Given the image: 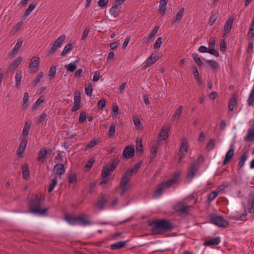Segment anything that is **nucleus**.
I'll use <instances>...</instances> for the list:
<instances>
[{
    "instance_id": "72a5a7b5",
    "label": "nucleus",
    "mask_w": 254,
    "mask_h": 254,
    "mask_svg": "<svg viewBox=\"0 0 254 254\" xmlns=\"http://www.w3.org/2000/svg\"><path fill=\"white\" fill-rule=\"evenodd\" d=\"M120 187L121 188V190L120 192V195L121 196H123L128 190L129 189V186L127 185V183L124 184L123 182L121 181L120 184Z\"/></svg>"
},
{
    "instance_id": "b1692460",
    "label": "nucleus",
    "mask_w": 254,
    "mask_h": 254,
    "mask_svg": "<svg viewBox=\"0 0 254 254\" xmlns=\"http://www.w3.org/2000/svg\"><path fill=\"white\" fill-rule=\"evenodd\" d=\"M159 58L158 56L152 57V55L150 56L147 60L145 61L144 68H146L153 64H154L158 60Z\"/></svg>"
},
{
    "instance_id": "09e8293b",
    "label": "nucleus",
    "mask_w": 254,
    "mask_h": 254,
    "mask_svg": "<svg viewBox=\"0 0 254 254\" xmlns=\"http://www.w3.org/2000/svg\"><path fill=\"white\" fill-rule=\"evenodd\" d=\"M56 67L55 66L52 65L50 68V70L48 72L49 76L51 78H53L55 77L56 74Z\"/></svg>"
},
{
    "instance_id": "ddd939ff",
    "label": "nucleus",
    "mask_w": 254,
    "mask_h": 254,
    "mask_svg": "<svg viewBox=\"0 0 254 254\" xmlns=\"http://www.w3.org/2000/svg\"><path fill=\"white\" fill-rule=\"evenodd\" d=\"M134 154V148L133 146H128L126 147L123 152V156L127 159L132 157Z\"/></svg>"
},
{
    "instance_id": "4468645a",
    "label": "nucleus",
    "mask_w": 254,
    "mask_h": 254,
    "mask_svg": "<svg viewBox=\"0 0 254 254\" xmlns=\"http://www.w3.org/2000/svg\"><path fill=\"white\" fill-rule=\"evenodd\" d=\"M233 20L234 18L232 16H229L226 20L224 27V34H227L230 33L232 28Z\"/></svg>"
},
{
    "instance_id": "0eeeda50",
    "label": "nucleus",
    "mask_w": 254,
    "mask_h": 254,
    "mask_svg": "<svg viewBox=\"0 0 254 254\" xmlns=\"http://www.w3.org/2000/svg\"><path fill=\"white\" fill-rule=\"evenodd\" d=\"M28 138L21 137L20 145L17 149L18 155L21 158L23 157V154L25 149L28 144Z\"/></svg>"
},
{
    "instance_id": "49530a36",
    "label": "nucleus",
    "mask_w": 254,
    "mask_h": 254,
    "mask_svg": "<svg viewBox=\"0 0 254 254\" xmlns=\"http://www.w3.org/2000/svg\"><path fill=\"white\" fill-rule=\"evenodd\" d=\"M183 107L182 105H180L179 107L175 111L174 114L173 115V119H176L179 118L182 114Z\"/></svg>"
},
{
    "instance_id": "cd10ccee",
    "label": "nucleus",
    "mask_w": 254,
    "mask_h": 254,
    "mask_svg": "<svg viewBox=\"0 0 254 254\" xmlns=\"http://www.w3.org/2000/svg\"><path fill=\"white\" fill-rule=\"evenodd\" d=\"M168 3V0H161L159 4V12L161 14H164L166 12V6Z\"/></svg>"
},
{
    "instance_id": "69168bd1",
    "label": "nucleus",
    "mask_w": 254,
    "mask_h": 254,
    "mask_svg": "<svg viewBox=\"0 0 254 254\" xmlns=\"http://www.w3.org/2000/svg\"><path fill=\"white\" fill-rule=\"evenodd\" d=\"M85 90L87 95L88 96H91L92 95L93 88L91 84L89 85L88 87H86Z\"/></svg>"
},
{
    "instance_id": "473e14b6",
    "label": "nucleus",
    "mask_w": 254,
    "mask_h": 254,
    "mask_svg": "<svg viewBox=\"0 0 254 254\" xmlns=\"http://www.w3.org/2000/svg\"><path fill=\"white\" fill-rule=\"evenodd\" d=\"M136 153H138L140 155H142L143 153V147L142 142V140L141 139H140L139 141L138 140V139L136 141Z\"/></svg>"
},
{
    "instance_id": "412c9836",
    "label": "nucleus",
    "mask_w": 254,
    "mask_h": 254,
    "mask_svg": "<svg viewBox=\"0 0 254 254\" xmlns=\"http://www.w3.org/2000/svg\"><path fill=\"white\" fill-rule=\"evenodd\" d=\"M234 155V149H230L226 153L222 165L225 166L228 163Z\"/></svg>"
},
{
    "instance_id": "680f3d73",
    "label": "nucleus",
    "mask_w": 254,
    "mask_h": 254,
    "mask_svg": "<svg viewBox=\"0 0 254 254\" xmlns=\"http://www.w3.org/2000/svg\"><path fill=\"white\" fill-rule=\"evenodd\" d=\"M80 101H81V97H80V93L79 92H75L74 93V103L80 104Z\"/></svg>"
},
{
    "instance_id": "f3484780",
    "label": "nucleus",
    "mask_w": 254,
    "mask_h": 254,
    "mask_svg": "<svg viewBox=\"0 0 254 254\" xmlns=\"http://www.w3.org/2000/svg\"><path fill=\"white\" fill-rule=\"evenodd\" d=\"M23 58L22 57H18L8 67L7 72H11L14 70L20 64Z\"/></svg>"
},
{
    "instance_id": "4be33fe9",
    "label": "nucleus",
    "mask_w": 254,
    "mask_h": 254,
    "mask_svg": "<svg viewBox=\"0 0 254 254\" xmlns=\"http://www.w3.org/2000/svg\"><path fill=\"white\" fill-rule=\"evenodd\" d=\"M244 140L247 142L253 141L254 140V128L248 129L247 133L244 137Z\"/></svg>"
},
{
    "instance_id": "8fccbe9b",
    "label": "nucleus",
    "mask_w": 254,
    "mask_h": 254,
    "mask_svg": "<svg viewBox=\"0 0 254 254\" xmlns=\"http://www.w3.org/2000/svg\"><path fill=\"white\" fill-rule=\"evenodd\" d=\"M110 172H111L110 170V168L108 166H104L103 168V170L101 173V176L102 178H105L108 177V175L110 173Z\"/></svg>"
},
{
    "instance_id": "79ce46f5",
    "label": "nucleus",
    "mask_w": 254,
    "mask_h": 254,
    "mask_svg": "<svg viewBox=\"0 0 254 254\" xmlns=\"http://www.w3.org/2000/svg\"><path fill=\"white\" fill-rule=\"evenodd\" d=\"M206 63L208 64L213 69H216L218 68V63L213 60H207L206 61Z\"/></svg>"
},
{
    "instance_id": "052dcab7",
    "label": "nucleus",
    "mask_w": 254,
    "mask_h": 254,
    "mask_svg": "<svg viewBox=\"0 0 254 254\" xmlns=\"http://www.w3.org/2000/svg\"><path fill=\"white\" fill-rule=\"evenodd\" d=\"M218 194V191H213L211 192H210L208 195V200L209 201H211L213 200H214L216 197L217 196Z\"/></svg>"
},
{
    "instance_id": "c9c22d12",
    "label": "nucleus",
    "mask_w": 254,
    "mask_h": 254,
    "mask_svg": "<svg viewBox=\"0 0 254 254\" xmlns=\"http://www.w3.org/2000/svg\"><path fill=\"white\" fill-rule=\"evenodd\" d=\"M247 152H245L242 154V155L240 156V158L239 159L238 166L240 167V168H242L244 166L245 161L247 160Z\"/></svg>"
},
{
    "instance_id": "a19ab883",
    "label": "nucleus",
    "mask_w": 254,
    "mask_h": 254,
    "mask_svg": "<svg viewBox=\"0 0 254 254\" xmlns=\"http://www.w3.org/2000/svg\"><path fill=\"white\" fill-rule=\"evenodd\" d=\"M72 48V44L68 43L64 48L63 51L61 53V56L64 57L70 52Z\"/></svg>"
},
{
    "instance_id": "f03ea898",
    "label": "nucleus",
    "mask_w": 254,
    "mask_h": 254,
    "mask_svg": "<svg viewBox=\"0 0 254 254\" xmlns=\"http://www.w3.org/2000/svg\"><path fill=\"white\" fill-rule=\"evenodd\" d=\"M43 200L42 196H39L38 194L35 195L29 202L30 211L35 214L44 215L48 211V208L41 207V203Z\"/></svg>"
},
{
    "instance_id": "aec40b11",
    "label": "nucleus",
    "mask_w": 254,
    "mask_h": 254,
    "mask_svg": "<svg viewBox=\"0 0 254 254\" xmlns=\"http://www.w3.org/2000/svg\"><path fill=\"white\" fill-rule=\"evenodd\" d=\"M158 30V27L157 26L155 27L150 32L147 37L144 38L145 42L149 43L154 40L155 36L157 34Z\"/></svg>"
},
{
    "instance_id": "338daca9",
    "label": "nucleus",
    "mask_w": 254,
    "mask_h": 254,
    "mask_svg": "<svg viewBox=\"0 0 254 254\" xmlns=\"http://www.w3.org/2000/svg\"><path fill=\"white\" fill-rule=\"evenodd\" d=\"M97 144L96 139H93L90 141L86 146V149L91 148L94 147Z\"/></svg>"
},
{
    "instance_id": "f8f14e48",
    "label": "nucleus",
    "mask_w": 254,
    "mask_h": 254,
    "mask_svg": "<svg viewBox=\"0 0 254 254\" xmlns=\"http://www.w3.org/2000/svg\"><path fill=\"white\" fill-rule=\"evenodd\" d=\"M197 163L195 161L193 162L188 170L187 178L191 180L194 177V175L197 170Z\"/></svg>"
},
{
    "instance_id": "e2e57ef3",
    "label": "nucleus",
    "mask_w": 254,
    "mask_h": 254,
    "mask_svg": "<svg viewBox=\"0 0 254 254\" xmlns=\"http://www.w3.org/2000/svg\"><path fill=\"white\" fill-rule=\"evenodd\" d=\"M86 119V113L84 111H82L80 113L79 118V122L80 123H83Z\"/></svg>"
},
{
    "instance_id": "3c124183",
    "label": "nucleus",
    "mask_w": 254,
    "mask_h": 254,
    "mask_svg": "<svg viewBox=\"0 0 254 254\" xmlns=\"http://www.w3.org/2000/svg\"><path fill=\"white\" fill-rule=\"evenodd\" d=\"M44 99L42 98V97H40L37 99L36 102L34 103L33 106V110H35L37 109L41 104L44 102Z\"/></svg>"
},
{
    "instance_id": "bb28decb",
    "label": "nucleus",
    "mask_w": 254,
    "mask_h": 254,
    "mask_svg": "<svg viewBox=\"0 0 254 254\" xmlns=\"http://www.w3.org/2000/svg\"><path fill=\"white\" fill-rule=\"evenodd\" d=\"M40 59L36 57H34L31 60L29 63V67L31 69L37 68L39 66Z\"/></svg>"
},
{
    "instance_id": "6e6552de",
    "label": "nucleus",
    "mask_w": 254,
    "mask_h": 254,
    "mask_svg": "<svg viewBox=\"0 0 254 254\" xmlns=\"http://www.w3.org/2000/svg\"><path fill=\"white\" fill-rule=\"evenodd\" d=\"M188 142L186 138L182 140V143L179 151V155L180 156V158L184 156L186 153L188 152Z\"/></svg>"
},
{
    "instance_id": "5fc2aeb1",
    "label": "nucleus",
    "mask_w": 254,
    "mask_h": 254,
    "mask_svg": "<svg viewBox=\"0 0 254 254\" xmlns=\"http://www.w3.org/2000/svg\"><path fill=\"white\" fill-rule=\"evenodd\" d=\"M22 78L21 72H17L15 75L16 79V86L17 87H19L20 86L21 81Z\"/></svg>"
},
{
    "instance_id": "a18cd8bd",
    "label": "nucleus",
    "mask_w": 254,
    "mask_h": 254,
    "mask_svg": "<svg viewBox=\"0 0 254 254\" xmlns=\"http://www.w3.org/2000/svg\"><path fill=\"white\" fill-rule=\"evenodd\" d=\"M218 17V13H213L211 14L209 19V24L210 26H212L216 21Z\"/></svg>"
},
{
    "instance_id": "c03bdc74",
    "label": "nucleus",
    "mask_w": 254,
    "mask_h": 254,
    "mask_svg": "<svg viewBox=\"0 0 254 254\" xmlns=\"http://www.w3.org/2000/svg\"><path fill=\"white\" fill-rule=\"evenodd\" d=\"M65 219L70 225H74L77 222V217H72L67 215L65 217Z\"/></svg>"
},
{
    "instance_id": "864d4df0",
    "label": "nucleus",
    "mask_w": 254,
    "mask_h": 254,
    "mask_svg": "<svg viewBox=\"0 0 254 254\" xmlns=\"http://www.w3.org/2000/svg\"><path fill=\"white\" fill-rule=\"evenodd\" d=\"M36 4L34 3H31L28 7L26 9L25 12V15H28L35 8Z\"/></svg>"
},
{
    "instance_id": "13d9d810",
    "label": "nucleus",
    "mask_w": 254,
    "mask_h": 254,
    "mask_svg": "<svg viewBox=\"0 0 254 254\" xmlns=\"http://www.w3.org/2000/svg\"><path fill=\"white\" fill-rule=\"evenodd\" d=\"M215 142H214V139H211L209 142H208L207 145H206V148L208 150H212L215 147Z\"/></svg>"
},
{
    "instance_id": "a211bd4d",
    "label": "nucleus",
    "mask_w": 254,
    "mask_h": 254,
    "mask_svg": "<svg viewBox=\"0 0 254 254\" xmlns=\"http://www.w3.org/2000/svg\"><path fill=\"white\" fill-rule=\"evenodd\" d=\"M170 127H162L161 132L159 134L158 137H160V140H166L168 137V133L170 130Z\"/></svg>"
},
{
    "instance_id": "f704fd0d",
    "label": "nucleus",
    "mask_w": 254,
    "mask_h": 254,
    "mask_svg": "<svg viewBox=\"0 0 254 254\" xmlns=\"http://www.w3.org/2000/svg\"><path fill=\"white\" fill-rule=\"evenodd\" d=\"M47 152L48 151L45 148L42 149L39 152V156L37 158L38 161L43 162L45 158H46Z\"/></svg>"
},
{
    "instance_id": "c85d7f7f",
    "label": "nucleus",
    "mask_w": 254,
    "mask_h": 254,
    "mask_svg": "<svg viewBox=\"0 0 254 254\" xmlns=\"http://www.w3.org/2000/svg\"><path fill=\"white\" fill-rule=\"evenodd\" d=\"M107 202V200L106 199L104 196H103L102 198L99 199L95 205V208L99 209L100 210H102L104 208V205Z\"/></svg>"
},
{
    "instance_id": "603ef678",
    "label": "nucleus",
    "mask_w": 254,
    "mask_h": 254,
    "mask_svg": "<svg viewBox=\"0 0 254 254\" xmlns=\"http://www.w3.org/2000/svg\"><path fill=\"white\" fill-rule=\"evenodd\" d=\"M119 163V160L117 158H115L112 160V162L111 164V167H110L111 172H113L116 169Z\"/></svg>"
},
{
    "instance_id": "f257e3e1",
    "label": "nucleus",
    "mask_w": 254,
    "mask_h": 254,
    "mask_svg": "<svg viewBox=\"0 0 254 254\" xmlns=\"http://www.w3.org/2000/svg\"><path fill=\"white\" fill-rule=\"evenodd\" d=\"M152 227V232L155 234H162L172 229L171 223L166 219H155L149 224Z\"/></svg>"
},
{
    "instance_id": "7ed1b4c3",
    "label": "nucleus",
    "mask_w": 254,
    "mask_h": 254,
    "mask_svg": "<svg viewBox=\"0 0 254 254\" xmlns=\"http://www.w3.org/2000/svg\"><path fill=\"white\" fill-rule=\"evenodd\" d=\"M141 163V162L137 163L130 170H127L125 172L121 179V181L123 182L124 184L128 183L129 182L133 175L137 172L140 167Z\"/></svg>"
},
{
    "instance_id": "37998d69",
    "label": "nucleus",
    "mask_w": 254,
    "mask_h": 254,
    "mask_svg": "<svg viewBox=\"0 0 254 254\" xmlns=\"http://www.w3.org/2000/svg\"><path fill=\"white\" fill-rule=\"evenodd\" d=\"M192 68L193 69L192 72L195 79L197 80L198 82H201V78L199 76V72L196 66H193L192 67Z\"/></svg>"
},
{
    "instance_id": "7c9ffc66",
    "label": "nucleus",
    "mask_w": 254,
    "mask_h": 254,
    "mask_svg": "<svg viewBox=\"0 0 254 254\" xmlns=\"http://www.w3.org/2000/svg\"><path fill=\"white\" fill-rule=\"evenodd\" d=\"M158 148L159 145L158 144L151 147L150 149L151 155L150 156V162L152 161L156 156L158 152Z\"/></svg>"
},
{
    "instance_id": "393cba45",
    "label": "nucleus",
    "mask_w": 254,
    "mask_h": 254,
    "mask_svg": "<svg viewBox=\"0 0 254 254\" xmlns=\"http://www.w3.org/2000/svg\"><path fill=\"white\" fill-rule=\"evenodd\" d=\"M237 106V99L235 96H232L229 100V110L230 111H233L234 108Z\"/></svg>"
},
{
    "instance_id": "5701e85b",
    "label": "nucleus",
    "mask_w": 254,
    "mask_h": 254,
    "mask_svg": "<svg viewBox=\"0 0 254 254\" xmlns=\"http://www.w3.org/2000/svg\"><path fill=\"white\" fill-rule=\"evenodd\" d=\"M127 241L118 242L110 245V248L113 250H117L125 247L127 245Z\"/></svg>"
},
{
    "instance_id": "423d86ee",
    "label": "nucleus",
    "mask_w": 254,
    "mask_h": 254,
    "mask_svg": "<svg viewBox=\"0 0 254 254\" xmlns=\"http://www.w3.org/2000/svg\"><path fill=\"white\" fill-rule=\"evenodd\" d=\"M190 206L184 202H179L173 206V209L181 214H187L189 213Z\"/></svg>"
},
{
    "instance_id": "a878e982",
    "label": "nucleus",
    "mask_w": 254,
    "mask_h": 254,
    "mask_svg": "<svg viewBox=\"0 0 254 254\" xmlns=\"http://www.w3.org/2000/svg\"><path fill=\"white\" fill-rule=\"evenodd\" d=\"M248 212L250 213L254 211V194L250 195L248 200Z\"/></svg>"
},
{
    "instance_id": "39448f33",
    "label": "nucleus",
    "mask_w": 254,
    "mask_h": 254,
    "mask_svg": "<svg viewBox=\"0 0 254 254\" xmlns=\"http://www.w3.org/2000/svg\"><path fill=\"white\" fill-rule=\"evenodd\" d=\"M211 222L218 227H226L229 225V222L220 216L212 215L210 217Z\"/></svg>"
},
{
    "instance_id": "6e6d98bb",
    "label": "nucleus",
    "mask_w": 254,
    "mask_h": 254,
    "mask_svg": "<svg viewBox=\"0 0 254 254\" xmlns=\"http://www.w3.org/2000/svg\"><path fill=\"white\" fill-rule=\"evenodd\" d=\"M95 161L93 159H90L86 164L84 166V169L85 171H88L90 170L93 165Z\"/></svg>"
},
{
    "instance_id": "4d7b16f0",
    "label": "nucleus",
    "mask_w": 254,
    "mask_h": 254,
    "mask_svg": "<svg viewBox=\"0 0 254 254\" xmlns=\"http://www.w3.org/2000/svg\"><path fill=\"white\" fill-rule=\"evenodd\" d=\"M162 185H163L165 188H168L172 186L173 185L175 184L174 181L171 179L167 181L165 183H162Z\"/></svg>"
},
{
    "instance_id": "9d476101",
    "label": "nucleus",
    "mask_w": 254,
    "mask_h": 254,
    "mask_svg": "<svg viewBox=\"0 0 254 254\" xmlns=\"http://www.w3.org/2000/svg\"><path fill=\"white\" fill-rule=\"evenodd\" d=\"M220 243V238L216 237L212 239L205 240L203 246L205 247L216 246Z\"/></svg>"
},
{
    "instance_id": "2f4dec72",
    "label": "nucleus",
    "mask_w": 254,
    "mask_h": 254,
    "mask_svg": "<svg viewBox=\"0 0 254 254\" xmlns=\"http://www.w3.org/2000/svg\"><path fill=\"white\" fill-rule=\"evenodd\" d=\"M164 189H165V188L164 187L163 185H162V184H160L156 190L154 191L153 195V197L158 198L160 197L162 194Z\"/></svg>"
},
{
    "instance_id": "0e129e2a",
    "label": "nucleus",
    "mask_w": 254,
    "mask_h": 254,
    "mask_svg": "<svg viewBox=\"0 0 254 254\" xmlns=\"http://www.w3.org/2000/svg\"><path fill=\"white\" fill-rule=\"evenodd\" d=\"M208 53L209 54L215 56L216 57H218L219 56V52L217 50L214 49V48H209Z\"/></svg>"
},
{
    "instance_id": "dca6fc26",
    "label": "nucleus",
    "mask_w": 254,
    "mask_h": 254,
    "mask_svg": "<svg viewBox=\"0 0 254 254\" xmlns=\"http://www.w3.org/2000/svg\"><path fill=\"white\" fill-rule=\"evenodd\" d=\"M80 221L83 226L89 225L92 224L89 217L87 215H84L77 217V222Z\"/></svg>"
},
{
    "instance_id": "9b49d317",
    "label": "nucleus",
    "mask_w": 254,
    "mask_h": 254,
    "mask_svg": "<svg viewBox=\"0 0 254 254\" xmlns=\"http://www.w3.org/2000/svg\"><path fill=\"white\" fill-rule=\"evenodd\" d=\"M54 170L56 171V174L54 176H57V178L61 177L65 171L64 165L61 163L56 164L54 167Z\"/></svg>"
},
{
    "instance_id": "58836bf2",
    "label": "nucleus",
    "mask_w": 254,
    "mask_h": 254,
    "mask_svg": "<svg viewBox=\"0 0 254 254\" xmlns=\"http://www.w3.org/2000/svg\"><path fill=\"white\" fill-rule=\"evenodd\" d=\"M22 106L23 108L27 109L29 106V95L27 92L24 94V96L22 100Z\"/></svg>"
},
{
    "instance_id": "774afa93",
    "label": "nucleus",
    "mask_w": 254,
    "mask_h": 254,
    "mask_svg": "<svg viewBox=\"0 0 254 254\" xmlns=\"http://www.w3.org/2000/svg\"><path fill=\"white\" fill-rule=\"evenodd\" d=\"M47 114L46 113H43L40 117L39 118L37 123L41 124L44 122L46 120Z\"/></svg>"
},
{
    "instance_id": "6ab92c4d",
    "label": "nucleus",
    "mask_w": 254,
    "mask_h": 254,
    "mask_svg": "<svg viewBox=\"0 0 254 254\" xmlns=\"http://www.w3.org/2000/svg\"><path fill=\"white\" fill-rule=\"evenodd\" d=\"M184 11L185 8L184 7H182L179 9L176 15L173 18V24L175 23L178 24L180 22L183 16Z\"/></svg>"
},
{
    "instance_id": "20e7f679",
    "label": "nucleus",
    "mask_w": 254,
    "mask_h": 254,
    "mask_svg": "<svg viewBox=\"0 0 254 254\" xmlns=\"http://www.w3.org/2000/svg\"><path fill=\"white\" fill-rule=\"evenodd\" d=\"M65 39L66 35L64 34L59 37L54 43L50 44L49 54H54L57 49L61 47L62 43L64 41Z\"/></svg>"
},
{
    "instance_id": "2eb2a0df",
    "label": "nucleus",
    "mask_w": 254,
    "mask_h": 254,
    "mask_svg": "<svg viewBox=\"0 0 254 254\" xmlns=\"http://www.w3.org/2000/svg\"><path fill=\"white\" fill-rule=\"evenodd\" d=\"M23 42V40L21 38L17 40V42L15 44L14 48L9 53L10 56H11L12 57H14L17 55L19 49H20V48L22 46Z\"/></svg>"
},
{
    "instance_id": "e433bc0d",
    "label": "nucleus",
    "mask_w": 254,
    "mask_h": 254,
    "mask_svg": "<svg viewBox=\"0 0 254 254\" xmlns=\"http://www.w3.org/2000/svg\"><path fill=\"white\" fill-rule=\"evenodd\" d=\"M58 183V178L57 176H54V178L52 180L51 183L50 184L49 188L48 189V191L49 192H52L56 186L57 185Z\"/></svg>"
},
{
    "instance_id": "bf43d9fd",
    "label": "nucleus",
    "mask_w": 254,
    "mask_h": 254,
    "mask_svg": "<svg viewBox=\"0 0 254 254\" xmlns=\"http://www.w3.org/2000/svg\"><path fill=\"white\" fill-rule=\"evenodd\" d=\"M90 30V27H87L84 29L83 33L82 34V35L81 36V40L82 41H84L86 39V38L87 37V36L89 33Z\"/></svg>"
},
{
    "instance_id": "4c0bfd02",
    "label": "nucleus",
    "mask_w": 254,
    "mask_h": 254,
    "mask_svg": "<svg viewBox=\"0 0 254 254\" xmlns=\"http://www.w3.org/2000/svg\"><path fill=\"white\" fill-rule=\"evenodd\" d=\"M191 57L193 58L194 62L196 64H197V65L199 67L203 66V63H202V61L201 60L200 58L198 57L197 54L193 53L191 55Z\"/></svg>"
},
{
    "instance_id": "ea45409f",
    "label": "nucleus",
    "mask_w": 254,
    "mask_h": 254,
    "mask_svg": "<svg viewBox=\"0 0 254 254\" xmlns=\"http://www.w3.org/2000/svg\"><path fill=\"white\" fill-rule=\"evenodd\" d=\"M78 60H76L73 63H71L69 64H66L65 66V67L67 69V70L70 72H73L76 68V64L78 63Z\"/></svg>"
},
{
    "instance_id": "c756f323",
    "label": "nucleus",
    "mask_w": 254,
    "mask_h": 254,
    "mask_svg": "<svg viewBox=\"0 0 254 254\" xmlns=\"http://www.w3.org/2000/svg\"><path fill=\"white\" fill-rule=\"evenodd\" d=\"M30 127L31 125L28 122H26L24 124L22 131V137L28 138V134L29 133Z\"/></svg>"
},
{
    "instance_id": "1a4fd4ad",
    "label": "nucleus",
    "mask_w": 254,
    "mask_h": 254,
    "mask_svg": "<svg viewBox=\"0 0 254 254\" xmlns=\"http://www.w3.org/2000/svg\"><path fill=\"white\" fill-rule=\"evenodd\" d=\"M121 5L114 3L112 7L110 9V13L114 18L118 17L121 12Z\"/></svg>"
},
{
    "instance_id": "de8ad7c7",
    "label": "nucleus",
    "mask_w": 254,
    "mask_h": 254,
    "mask_svg": "<svg viewBox=\"0 0 254 254\" xmlns=\"http://www.w3.org/2000/svg\"><path fill=\"white\" fill-rule=\"evenodd\" d=\"M23 177L26 179L29 177V171L28 165H24L22 167Z\"/></svg>"
}]
</instances>
